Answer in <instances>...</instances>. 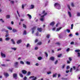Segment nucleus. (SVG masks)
Wrapping results in <instances>:
<instances>
[{
	"mask_svg": "<svg viewBox=\"0 0 80 80\" xmlns=\"http://www.w3.org/2000/svg\"><path fill=\"white\" fill-rule=\"evenodd\" d=\"M13 50H14V51H15L16 50H17V48H11Z\"/></svg>",
	"mask_w": 80,
	"mask_h": 80,
	"instance_id": "nucleus-36",
	"label": "nucleus"
},
{
	"mask_svg": "<svg viewBox=\"0 0 80 80\" xmlns=\"http://www.w3.org/2000/svg\"><path fill=\"white\" fill-rule=\"evenodd\" d=\"M54 6L55 7H58V9H60V5L58 2L55 3Z\"/></svg>",
	"mask_w": 80,
	"mask_h": 80,
	"instance_id": "nucleus-1",
	"label": "nucleus"
},
{
	"mask_svg": "<svg viewBox=\"0 0 80 80\" xmlns=\"http://www.w3.org/2000/svg\"><path fill=\"white\" fill-rule=\"evenodd\" d=\"M7 18H10V15H7L6 17Z\"/></svg>",
	"mask_w": 80,
	"mask_h": 80,
	"instance_id": "nucleus-23",
	"label": "nucleus"
},
{
	"mask_svg": "<svg viewBox=\"0 0 80 80\" xmlns=\"http://www.w3.org/2000/svg\"><path fill=\"white\" fill-rule=\"evenodd\" d=\"M77 16H78V17H80V12L77 13Z\"/></svg>",
	"mask_w": 80,
	"mask_h": 80,
	"instance_id": "nucleus-35",
	"label": "nucleus"
},
{
	"mask_svg": "<svg viewBox=\"0 0 80 80\" xmlns=\"http://www.w3.org/2000/svg\"><path fill=\"white\" fill-rule=\"evenodd\" d=\"M50 35L49 34H48L46 36V37L47 38H50Z\"/></svg>",
	"mask_w": 80,
	"mask_h": 80,
	"instance_id": "nucleus-27",
	"label": "nucleus"
},
{
	"mask_svg": "<svg viewBox=\"0 0 80 80\" xmlns=\"http://www.w3.org/2000/svg\"><path fill=\"white\" fill-rule=\"evenodd\" d=\"M37 80V77H35L33 79H32V80Z\"/></svg>",
	"mask_w": 80,
	"mask_h": 80,
	"instance_id": "nucleus-63",
	"label": "nucleus"
},
{
	"mask_svg": "<svg viewBox=\"0 0 80 80\" xmlns=\"http://www.w3.org/2000/svg\"><path fill=\"white\" fill-rule=\"evenodd\" d=\"M25 6H24V5L22 4V9H24V7Z\"/></svg>",
	"mask_w": 80,
	"mask_h": 80,
	"instance_id": "nucleus-52",
	"label": "nucleus"
},
{
	"mask_svg": "<svg viewBox=\"0 0 80 80\" xmlns=\"http://www.w3.org/2000/svg\"><path fill=\"white\" fill-rule=\"evenodd\" d=\"M36 36H38V32H37V33L36 34Z\"/></svg>",
	"mask_w": 80,
	"mask_h": 80,
	"instance_id": "nucleus-61",
	"label": "nucleus"
},
{
	"mask_svg": "<svg viewBox=\"0 0 80 80\" xmlns=\"http://www.w3.org/2000/svg\"><path fill=\"white\" fill-rule=\"evenodd\" d=\"M68 58L70 62H71L72 60V58H71V57H69Z\"/></svg>",
	"mask_w": 80,
	"mask_h": 80,
	"instance_id": "nucleus-31",
	"label": "nucleus"
},
{
	"mask_svg": "<svg viewBox=\"0 0 80 80\" xmlns=\"http://www.w3.org/2000/svg\"><path fill=\"white\" fill-rule=\"evenodd\" d=\"M80 52V50L79 49L76 50L75 51V52L77 53V52Z\"/></svg>",
	"mask_w": 80,
	"mask_h": 80,
	"instance_id": "nucleus-17",
	"label": "nucleus"
},
{
	"mask_svg": "<svg viewBox=\"0 0 80 80\" xmlns=\"http://www.w3.org/2000/svg\"><path fill=\"white\" fill-rule=\"evenodd\" d=\"M22 42V40L20 39L18 40L17 41V44H19V43H21Z\"/></svg>",
	"mask_w": 80,
	"mask_h": 80,
	"instance_id": "nucleus-5",
	"label": "nucleus"
},
{
	"mask_svg": "<svg viewBox=\"0 0 80 80\" xmlns=\"http://www.w3.org/2000/svg\"><path fill=\"white\" fill-rule=\"evenodd\" d=\"M23 28H27V26H26V25H25V24H23Z\"/></svg>",
	"mask_w": 80,
	"mask_h": 80,
	"instance_id": "nucleus-25",
	"label": "nucleus"
},
{
	"mask_svg": "<svg viewBox=\"0 0 80 80\" xmlns=\"http://www.w3.org/2000/svg\"><path fill=\"white\" fill-rule=\"evenodd\" d=\"M73 68L74 70H75V69H76V68L75 67V66H73Z\"/></svg>",
	"mask_w": 80,
	"mask_h": 80,
	"instance_id": "nucleus-64",
	"label": "nucleus"
},
{
	"mask_svg": "<svg viewBox=\"0 0 80 80\" xmlns=\"http://www.w3.org/2000/svg\"><path fill=\"white\" fill-rule=\"evenodd\" d=\"M36 29V27H34L33 28H32V30L34 31Z\"/></svg>",
	"mask_w": 80,
	"mask_h": 80,
	"instance_id": "nucleus-22",
	"label": "nucleus"
},
{
	"mask_svg": "<svg viewBox=\"0 0 80 80\" xmlns=\"http://www.w3.org/2000/svg\"><path fill=\"white\" fill-rule=\"evenodd\" d=\"M44 53L46 55V57H48V54H47V53L46 52H45Z\"/></svg>",
	"mask_w": 80,
	"mask_h": 80,
	"instance_id": "nucleus-37",
	"label": "nucleus"
},
{
	"mask_svg": "<svg viewBox=\"0 0 80 80\" xmlns=\"http://www.w3.org/2000/svg\"><path fill=\"white\" fill-rule=\"evenodd\" d=\"M67 31L68 32V33H69V32H70V31L68 29H67Z\"/></svg>",
	"mask_w": 80,
	"mask_h": 80,
	"instance_id": "nucleus-50",
	"label": "nucleus"
},
{
	"mask_svg": "<svg viewBox=\"0 0 80 80\" xmlns=\"http://www.w3.org/2000/svg\"><path fill=\"white\" fill-rule=\"evenodd\" d=\"M11 41L12 42V44H13V45H15V42L13 39H11Z\"/></svg>",
	"mask_w": 80,
	"mask_h": 80,
	"instance_id": "nucleus-9",
	"label": "nucleus"
},
{
	"mask_svg": "<svg viewBox=\"0 0 80 80\" xmlns=\"http://www.w3.org/2000/svg\"><path fill=\"white\" fill-rule=\"evenodd\" d=\"M71 45H73V44H74V42H71Z\"/></svg>",
	"mask_w": 80,
	"mask_h": 80,
	"instance_id": "nucleus-59",
	"label": "nucleus"
},
{
	"mask_svg": "<svg viewBox=\"0 0 80 80\" xmlns=\"http://www.w3.org/2000/svg\"><path fill=\"white\" fill-rule=\"evenodd\" d=\"M12 32H14V33H15V32H17V30L15 29H12Z\"/></svg>",
	"mask_w": 80,
	"mask_h": 80,
	"instance_id": "nucleus-16",
	"label": "nucleus"
},
{
	"mask_svg": "<svg viewBox=\"0 0 80 80\" xmlns=\"http://www.w3.org/2000/svg\"><path fill=\"white\" fill-rule=\"evenodd\" d=\"M20 63H21V64H23L24 63V62L22 61H21L20 62Z\"/></svg>",
	"mask_w": 80,
	"mask_h": 80,
	"instance_id": "nucleus-48",
	"label": "nucleus"
},
{
	"mask_svg": "<svg viewBox=\"0 0 80 80\" xmlns=\"http://www.w3.org/2000/svg\"><path fill=\"white\" fill-rule=\"evenodd\" d=\"M67 6L68 9L70 10H71V9H70V5L67 4Z\"/></svg>",
	"mask_w": 80,
	"mask_h": 80,
	"instance_id": "nucleus-28",
	"label": "nucleus"
},
{
	"mask_svg": "<svg viewBox=\"0 0 80 80\" xmlns=\"http://www.w3.org/2000/svg\"><path fill=\"white\" fill-rule=\"evenodd\" d=\"M27 47H31V46H30V44L29 43H28L27 44V46H26Z\"/></svg>",
	"mask_w": 80,
	"mask_h": 80,
	"instance_id": "nucleus-32",
	"label": "nucleus"
},
{
	"mask_svg": "<svg viewBox=\"0 0 80 80\" xmlns=\"http://www.w3.org/2000/svg\"><path fill=\"white\" fill-rule=\"evenodd\" d=\"M62 50V48H60L58 49L57 51H58H58H60V50Z\"/></svg>",
	"mask_w": 80,
	"mask_h": 80,
	"instance_id": "nucleus-55",
	"label": "nucleus"
},
{
	"mask_svg": "<svg viewBox=\"0 0 80 80\" xmlns=\"http://www.w3.org/2000/svg\"><path fill=\"white\" fill-rule=\"evenodd\" d=\"M27 15L28 16L29 19H31V18H32V16H31V15H30L29 14H28Z\"/></svg>",
	"mask_w": 80,
	"mask_h": 80,
	"instance_id": "nucleus-12",
	"label": "nucleus"
},
{
	"mask_svg": "<svg viewBox=\"0 0 80 80\" xmlns=\"http://www.w3.org/2000/svg\"><path fill=\"white\" fill-rule=\"evenodd\" d=\"M31 9H32L33 8H34V5H31Z\"/></svg>",
	"mask_w": 80,
	"mask_h": 80,
	"instance_id": "nucleus-29",
	"label": "nucleus"
},
{
	"mask_svg": "<svg viewBox=\"0 0 80 80\" xmlns=\"http://www.w3.org/2000/svg\"><path fill=\"white\" fill-rule=\"evenodd\" d=\"M13 68H12L11 69H9V70H10V72H11L12 73L13 72Z\"/></svg>",
	"mask_w": 80,
	"mask_h": 80,
	"instance_id": "nucleus-34",
	"label": "nucleus"
},
{
	"mask_svg": "<svg viewBox=\"0 0 80 80\" xmlns=\"http://www.w3.org/2000/svg\"><path fill=\"white\" fill-rule=\"evenodd\" d=\"M38 42V39H36L35 41V43H37Z\"/></svg>",
	"mask_w": 80,
	"mask_h": 80,
	"instance_id": "nucleus-56",
	"label": "nucleus"
},
{
	"mask_svg": "<svg viewBox=\"0 0 80 80\" xmlns=\"http://www.w3.org/2000/svg\"><path fill=\"white\" fill-rule=\"evenodd\" d=\"M18 65V62H16L14 63V66L15 67H17V66Z\"/></svg>",
	"mask_w": 80,
	"mask_h": 80,
	"instance_id": "nucleus-10",
	"label": "nucleus"
},
{
	"mask_svg": "<svg viewBox=\"0 0 80 80\" xmlns=\"http://www.w3.org/2000/svg\"><path fill=\"white\" fill-rule=\"evenodd\" d=\"M70 72H72V68H70Z\"/></svg>",
	"mask_w": 80,
	"mask_h": 80,
	"instance_id": "nucleus-60",
	"label": "nucleus"
},
{
	"mask_svg": "<svg viewBox=\"0 0 80 80\" xmlns=\"http://www.w3.org/2000/svg\"><path fill=\"white\" fill-rule=\"evenodd\" d=\"M55 25V22H52L50 23V25L53 27Z\"/></svg>",
	"mask_w": 80,
	"mask_h": 80,
	"instance_id": "nucleus-6",
	"label": "nucleus"
},
{
	"mask_svg": "<svg viewBox=\"0 0 80 80\" xmlns=\"http://www.w3.org/2000/svg\"><path fill=\"white\" fill-rule=\"evenodd\" d=\"M42 28H38V32H42Z\"/></svg>",
	"mask_w": 80,
	"mask_h": 80,
	"instance_id": "nucleus-3",
	"label": "nucleus"
},
{
	"mask_svg": "<svg viewBox=\"0 0 80 80\" xmlns=\"http://www.w3.org/2000/svg\"><path fill=\"white\" fill-rule=\"evenodd\" d=\"M27 74L28 75H30V74H31L30 72H28Z\"/></svg>",
	"mask_w": 80,
	"mask_h": 80,
	"instance_id": "nucleus-54",
	"label": "nucleus"
},
{
	"mask_svg": "<svg viewBox=\"0 0 80 80\" xmlns=\"http://www.w3.org/2000/svg\"><path fill=\"white\" fill-rule=\"evenodd\" d=\"M49 60L52 61H54V60H55V57H51L49 58Z\"/></svg>",
	"mask_w": 80,
	"mask_h": 80,
	"instance_id": "nucleus-4",
	"label": "nucleus"
},
{
	"mask_svg": "<svg viewBox=\"0 0 80 80\" xmlns=\"http://www.w3.org/2000/svg\"><path fill=\"white\" fill-rule=\"evenodd\" d=\"M24 35H26L27 34V32L26 31H24L23 32Z\"/></svg>",
	"mask_w": 80,
	"mask_h": 80,
	"instance_id": "nucleus-45",
	"label": "nucleus"
},
{
	"mask_svg": "<svg viewBox=\"0 0 80 80\" xmlns=\"http://www.w3.org/2000/svg\"><path fill=\"white\" fill-rule=\"evenodd\" d=\"M57 73H56L55 74H53L52 75V77L53 78H54V77H57Z\"/></svg>",
	"mask_w": 80,
	"mask_h": 80,
	"instance_id": "nucleus-15",
	"label": "nucleus"
},
{
	"mask_svg": "<svg viewBox=\"0 0 80 80\" xmlns=\"http://www.w3.org/2000/svg\"><path fill=\"white\" fill-rule=\"evenodd\" d=\"M19 75L20 77H22H22H23V75H22V74L20 73H19Z\"/></svg>",
	"mask_w": 80,
	"mask_h": 80,
	"instance_id": "nucleus-24",
	"label": "nucleus"
},
{
	"mask_svg": "<svg viewBox=\"0 0 80 80\" xmlns=\"http://www.w3.org/2000/svg\"><path fill=\"white\" fill-rule=\"evenodd\" d=\"M38 59L39 60H41V59H42V58L41 57H39L38 58Z\"/></svg>",
	"mask_w": 80,
	"mask_h": 80,
	"instance_id": "nucleus-19",
	"label": "nucleus"
},
{
	"mask_svg": "<svg viewBox=\"0 0 80 80\" xmlns=\"http://www.w3.org/2000/svg\"><path fill=\"white\" fill-rule=\"evenodd\" d=\"M65 64H64L62 66V68H65Z\"/></svg>",
	"mask_w": 80,
	"mask_h": 80,
	"instance_id": "nucleus-41",
	"label": "nucleus"
},
{
	"mask_svg": "<svg viewBox=\"0 0 80 80\" xmlns=\"http://www.w3.org/2000/svg\"><path fill=\"white\" fill-rule=\"evenodd\" d=\"M47 73L48 74V75H49V74L52 73V72H47Z\"/></svg>",
	"mask_w": 80,
	"mask_h": 80,
	"instance_id": "nucleus-43",
	"label": "nucleus"
},
{
	"mask_svg": "<svg viewBox=\"0 0 80 80\" xmlns=\"http://www.w3.org/2000/svg\"><path fill=\"white\" fill-rule=\"evenodd\" d=\"M56 45H60V44L59 43V42H57L56 43H55Z\"/></svg>",
	"mask_w": 80,
	"mask_h": 80,
	"instance_id": "nucleus-39",
	"label": "nucleus"
},
{
	"mask_svg": "<svg viewBox=\"0 0 80 80\" xmlns=\"http://www.w3.org/2000/svg\"><path fill=\"white\" fill-rule=\"evenodd\" d=\"M7 28L9 30H12V28L10 27H7Z\"/></svg>",
	"mask_w": 80,
	"mask_h": 80,
	"instance_id": "nucleus-18",
	"label": "nucleus"
},
{
	"mask_svg": "<svg viewBox=\"0 0 80 80\" xmlns=\"http://www.w3.org/2000/svg\"><path fill=\"white\" fill-rule=\"evenodd\" d=\"M22 73H23V74H26V73H27V71H26L25 70H22Z\"/></svg>",
	"mask_w": 80,
	"mask_h": 80,
	"instance_id": "nucleus-8",
	"label": "nucleus"
},
{
	"mask_svg": "<svg viewBox=\"0 0 80 80\" xmlns=\"http://www.w3.org/2000/svg\"><path fill=\"white\" fill-rule=\"evenodd\" d=\"M78 57H80V52H78Z\"/></svg>",
	"mask_w": 80,
	"mask_h": 80,
	"instance_id": "nucleus-51",
	"label": "nucleus"
},
{
	"mask_svg": "<svg viewBox=\"0 0 80 80\" xmlns=\"http://www.w3.org/2000/svg\"><path fill=\"white\" fill-rule=\"evenodd\" d=\"M34 76H31L29 77V78H34Z\"/></svg>",
	"mask_w": 80,
	"mask_h": 80,
	"instance_id": "nucleus-58",
	"label": "nucleus"
},
{
	"mask_svg": "<svg viewBox=\"0 0 80 80\" xmlns=\"http://www.w3.org/2000/svg\"><path fill=\"white\" fill-rule=\"evenodd\" d=\"M13 78H15V79H17V74L16 73H14L13 74Z\"/></svg>",
	"mask_w": 80,
	"mask_h": 80,
	"instance_id": "nucleus-2",
	"label": "nucleus"
},
{
	"mask_svg": "<svg viewBox=\"0 0 80 80\" xmlns=\"http://www.w3.org/2000/svg\"><path fill=\"white\" fill-rule=\"evenodd\" d=\"M71 5L72 7H75V5H74V4L73 3V2H72Z\"/></svg>",
	"mask_w": 80,
	"mask_h": 80,
	"instance_id": "nucleus-20",
	"label": "nucleus"
},
{
	"mask_svg": "<svg viewBox=\"0 0 80 80\" xmlns=\"http://www.w3.org/2000/svg\"><path fill=\"white\" fill-rule=\"evenodd\" d=\"M10 38H6L5 39V40H6V41H8V40H10Z\"/></svg>",
	"mask_w": 80,
	"mask_h": 80,
	"instance_id": "nucleus-26",
	"label": "nucleus"
},
{
	"mask_svg": "<svg viewBox=\"0 0 80 80\" xmlns=\"http://www.w3.org/2000/svg\"><path fill=\"white\" fill-rule=\"evenodd\" d=\"M23 80H27V77H25L24 78H23Z\"/></svg>",
	"mask_w": 80,
	"mask_h": 80,
	"instance_id": "nucleus-57",
	"label": "nucleus"
},
{
	"mask_svg": "<svg viewBox=\"0 0 80 80\" xmlns=\"http://www.w3.org/2000/svg\"><path fill=\"white\" fill-rule=\"evenodd\" d=\"M61 28H62L61 27H60L58 28H57V31H59V30H60Z\"/></svg>",
	"mask_w": 80,
	"mask_h": 80,
	"instance_id": "nucleus-38",
	"label": "nucleus"
},
{
	"mask_svg": "<svg viewBox=\"0 0 80 80\" xmlns=\"http://www.w3.org/2000/svg\"><path fill=\"white\" fill-rule=\"evenodd\" d=\"M47 15V13L46 12L45 14H44V15H42L41 16V18H43L44 17V16H45V15Z\"/></svg>",
	"mask_w": 80,
	"mask_h": 80,
	"instance_id": "nucleus-14",
	"label": "nucleus"
},
{
	"mask_svg": "<svg viewBox=\"0 0 80 80\" xmlns=\"http://www.w3.org/2000/svg\"><path fill=\"white\" fill-rule=\"evenodd\" d=\"M57 63H58V60H57L56 61V62H55V65L57 64Z\"/></svg>",
	"mask_w": 80,
	"mask_h": 80,
	"instance_id": "nucleus-47",
	"label": "nucleus"
},
{
	"mask_svg": "<svg viewBox=\"0 0 80 80\" xmlns=\"http://www.w3.org/2000/svg\"><path fill=\"white\" fill-rule=\"evenodd\" d=\"M1 20L2 23H4V21L3 20V19H0V21Z\"/></svg>",
	"mask_w": 80,
	"mask_h": 80,
	"instance_id": "nucleus-49",
	"label": "nucleus"
},
{
	"mask_svg": "<svg viewBox=\"0 0 80 80\" xmlns=\"http://www.w3.org/2000/svg\"><path fill=\"white\" fill-rule=\"evenodd\" d=\"M4 76L5 77H8V76H9V75H8V74L7 73H4Z\"/></svg>",
	"mask_w": 80,
	"mask_h": 80,
	"instance_id": "nucleus-11",
	"label": "nucleus"
},
{
	"mask_svg": "<svg viewBox=\"0 0 80 80\" xmlns=\"http://www.w3.org/2000/svg\"><path fill=\"white\" fill-rule=\"evenodd\" d=\"M71 62L70 61H67V63L68 64H70V63Z\"/></svg>",
	"mask_w": 80,
	"mask_h": 80,
	"instance_id": "nucleus-46",
	"label": "nucleus"
},
{
	"mask_svg": "<svg viewBox=\"0 0 80 80\" xmlns=\"http://www.w3.org/2000/svg\"><path fill=\"white\" fill-rule=\"evenodd\" d=\"M68 14L69 17H72V14H71V12H68Z\"/></svg>",
	"mask_w": 80,
	"mask_h": 80,
	"instance_id": "nucleus-13",
	"label": "nucleus"
},
{
	"mask_svg": "<svg viewBox=\"0 0 80 80\" xmlns=\"http://www.w3.org/2000/svg\"><path fill=\"white\" fill-rule=\"evenodd\" d=\"M71 29H73V24H71Z\"/></svg>",
	"mask_w": 80,
	"mask_h": 80,
	"instance_id": "nucleus-44",
	"label": "nucleus"
},
{
	"mask_svg": "<svg viewBox=\"0 0 80 80\" xmlns=\"http://www.w3.org/2000/svg\"><path fill=\"white\" fill-rule=\"evenodd\" d=\"M70 50V48H68L67 50V52H68L69 50Z\"/></svg>",
	"mask_w": 80,
	"mask_h": 80,
	"instance_id": "nucleus-62",
	"label": "nucleus"
},
{
	"mask_svg": "<svg viewBox=\"0 0 80 80\" xmlns=\"http://www.w3.org/2000/svg\"><path fill=\"white\" fill-rule=\"evenodd\" d=\"M66 68H67V70H68V69H70V66H67V67Z\"/></svg>",
	"mask_w": 80,
	"mask_h": 80,
	"instance_id": "nucleus-42",
	"label": "nucleus"
},
{
	"mask_svg": "<svg viewBox=\"0 0 80 80\" xmlns=\"http://www.w3.org/2000/svg\"><path fill=\"white\" fill-rule=\"evenodd\" d=\"M1 55L2 57H4V58L6 57V56L5 55V54L3 53L2 52H1Z\"/></svg>",
	"mask_w": 80,
	"mask_h": 80,
	"instance_id": "nucleus-7",
	"label": "nucleus"
},
{
	"mask_svg": "<svg viewBox=\"0 0 80 80\" xmlns=\"http://www.w3.org/2000/svg\"><path fill=\"white\" fill-rule=\"evenodd\" d=\"M62 55V54H59L58 56V57H60Z\"/></svg>",
	"mask_w": 80,
	"mask_h": 80,
	"instance_id": "nucleus-33",
	"label": "nucleus"
},
{
	"mask_svg": "<svg viewBox=\"0 0 80 80\" xmlns=\"http://www.w3.org/2000/svg\"><path fill=\"white\" fill-rule=\"evenodd\" d=\"M40 20H41V21L43 22V20H44V19H43V18H40Z\"/></svg>",
	"mask_w": 80,
	"mask_h": 80,
	"instance_id": "nucleus-40",
	"label": "nucleus"
},
{
	"mask_svg": "<svg viewBox=\"0 0 80 80\" xmlns=\"http://www.w3.org/2000/svg\"><path fill=\"white\" fill-rule=\"evenodd\" d=\"M37 45H42V42H38L37 43Z\"/></svg>",
	"mask_w": 80,
	"mask_h": 80,
	"instance_id": "nucleus-21",
	"label": "nucleus"
},
{
	"mask_svg": "<svg viewBox=\"0 0 80 80\" xmlns=\"http://www.w3.org/2000/svg\"><path fill=\"white\" fill-rule=\"evenodd\" d=\"M78 68H77V69L76 70V72H78L79 71V69H78Z\"/></svg>",
	"mask_w": 80,
	"mask_h": 80,
	"instance_id": "nucleus-53",
	"label": "nucleus"
},
{
	"mask_svg": "<svg viewBox=\"0 0 80 80\" xmlns=\"http://www.w3.org/2000/svg\"><path fill=\"white\" fill-rule=\"evenodd\" d=\"M26 63L27 64V65H30V62L28 61H27Z\"/></svg>",
	"mask_w": 80,
	"mask_h": 80,
	"instance_id": "nucleus-30",
	"label": "nucleus"
}]
</instances>
